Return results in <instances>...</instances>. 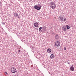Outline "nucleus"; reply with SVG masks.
<instances>
[{
	"mask_svg": "<svg viewBox=\"0 0 76 76\" xmlns=\"http://www.w3.org/2000/svg\"><path fill=\"white\" fill-rule=\"evenodd\" d=\"M50 7L52 9H56V5L55 2H52L50 3Z\"/></svg>",
	"mask_w": 76,
	"mask_h": 76,
	"instance_id": "obj_1",
	"label": "nucleus"
},
{
	"mask_svg": "<svg viewBox=\"0 0 76 76\" xmlns=\"http://www.w3.org/2000/svg\"><path fill=\"white\" fill-rule=\"evenodd\" d=\"M34 9H37V10H40L41 9V6L40 4H38V5L37 6L35 5L34 6Z\"/></svg>",
	"mask_w": 76,
	"mask_h": 76,
	"instance_id": "obj_2",
	"label": "nucleus"
},
{
	"mask_svg": "<svg viewBox=\"0 0 76 76\" xmlns=\"http://www.w3.org/2000/svg\"><path fill=\"white\" fill-rule=\"evenodd\" d=\"M11 72L13 73H15L16 72V69L15 67H12L11 69Z\"/></svg>",
	"mask_w": 76,
	"mask_h": 76,
	"instance_id": "obj_3",
	"label": "nucleus"
},
{
	"mask_svg": "<svg viewBox=\"0 0 76 76\" xmlns=\"http://www.w3.org/2000/svg\"><path fill=\"white\" fill-rule=\"evenodd\" d=\"M62 30L64 32H66L67 30V27L65 26H63L62 28Z\"/></svg>",
	"mask_w": 76,
	"mask_h": 76,
	"instance_id": "obj_4",
	"label": "nucleus"
},
{
	"mask_svg": "<svg viewBox=\"0 0 76 76\" xmlns=\"http://www.w3.org/2000/svg\"><path fill=\"white\" fill-rule=\"evenodd\" d=\"M46 31H47V29H46V28H45V26L42 27V29L41 30V31L42 32L44 33H45V32Z\"/></svg>",
	"mask_w": 76,
	"mask_h": 76,
	"instance_id": "obj_5",
	"label": "nucleus"
},
{
	"mask_svg": "<svg viewBox=\"0 0 76 76\" xmlns=\"http://www.w3.org/2000/svg\"><path fill=\"white\" fill-rule=\"evenodd\" d=\"M55 45L56 47H59L60 45V43L59 41H57L56 42Z\"/></svg>",
	"mask_w": 76,
	"mask_h": 76,
	"instance_id": "obj_6",
	"label": "nucleus"
},
{
	"mask_svg": "<svg viewBox=\"0 0 76 76\" xmlns=\"http://www.w3.org/2000/svg\"><path fill=\"white\" fill-rule=\"evenodd\" d=\"M38 25H39V24L37 22L34 23V27H38Z\"/></svg>",
	"mask_w": 76,
	"mask_h": 76,
	"instance_id": "obj_7",
	"label": "nucleus"
},
{
	"mask_svg": "<svg viewBox=\"0 0 76 76\" xmlns=\"http://www.w3.org/2000/svg\"><path fill=\"white\" fill-rule=\"evenodd\" d=\"M55 39L57 40L58 39V38H59V37H58V34H57L55 35Z\"/></svg>",
	"mask_w": 76,
	"mask_h": 76,
	"instance_id": "obj_8",
	"label": "nucleus"
},
{
	"mask_svg": "<svg viewBox=\"0 0 76 76\" xmlns=\"http://www.w3.org/2000/svg\"><path fill=\"white\" fill-rule=\"evenodd\" d=\"M13 15L14 17H18V14L16 12H14Z\"/></svg>",
	"mask_w": 76,
	"mask_h": 76,
	"instance_id": "obj_9",
	"label": "nucleus"
},
{
	"mask_svg": "<svg viewBox=\"0 0 76 76\" xmlns=\"http://www.w3.org/2000/svg\"><path fill=\"white\" fill-rule=\"evenodd\" d=\"M70 69L72 71H74L75 68H74V67H73V65L71 66L70 67Z\"/></svg>",
	"mask_w": 76,
	"mask_h": 76,
	"instance_id": "obj_10",
	"label": "nucleus"
},
{
	"mask_svg": "<svg viewBox=\"0 0 76 76\" xmlns=\"http://www.w3.org/2000/svg\"><path fill=\"white\" fill-rule=\"evenodd\" d=\"M47 52L48 53H51V49L50 48H48L47 49Z\"/></svg>",
	"mask_w": 76,
	"mask_h": 76,
	"instance_id": "obj_11",
	"label": "nucleus"
},
{
	"mask_svg": "<svg viewBox=\"0 0 76 76\" xmlns=\"http://www.w3.org/2000/svg\"><path fill=\"white\" fill-rule=\"evenodd\" d=\"M59 18L61 22H63V17L62 16H59Z\"/></svg>",
	"mask_w": 76,
	"mask_h": 76,
	"instance_id": "obj_12",
	"label": "nucleus"
},
{
	"mask_svg": "<svg viewBox=\"0 0 76 76\" xmlns=\"http://www.w3.org/2000/svg\"><path fill=\"white\" fill-rule=\"evenodd\" d=\"M54 57V55L53 54H52L50 56V58L52 59Z\"/></svg>",
	"mask_w": 76,
	"mask_h": 76,
	"instance_id": "obj_13",
	"label": "nucleus"
},
{
	"mask_svg": "<svg viewBox=\"0 0 76 76\" xmlns=\"http://www.w3.org/2000/svg\"><path fill=\"white\" fill-rule=\"evenodd\" d=\"M66 27H67V29H70V26H69L68 25H67L66 26Z\"/></svg>",
	"mask_w": 76,
	"mask_h": 76,
	"instance_id": "obj_14",
	"label": "nucleus"
},
{
	"mask_svg": "<svg viewBox=\"0 0 76 76\" xmlns=\"http://www.w3.org/2000/svg\"><path fill=\"white\" fill-rule=\"evenodd\" d=\"M41 29H42V27H40L39 29V31H41Z\"/></svg>",
	"mask_w": 76,
	"mask_h": 76,
	"instance_id": "obj_15",
	"label": "nucleus"
},
{
	"mask_svg": "<svg viewBox=\"0 0 76 76\" xmlns=\"http://www.w3.org/2000/svg\"><path fill=\"white\" fill-rule=\"evenodd\" d=\"M1 8V2L0 1V9Z\"/></svg>",
	"mask_w": 76,
	"mask_h": 76,
	"instance_id": "obj_16",
	"label": "nucleus"
},
{
	"mask_svg": "<svg viewBox=\"0 0 76 76\" xmlns=\"http://www.w3.org/2000/svg\"><path fill=\"white\" fill-rule=\"evenodd\" d=\"M2 24V25H5L6 24H5V23H4V22H1Z\"/></svg>",
	"mask_w": 76,
	"mask_h": 76,
	"instance_id": "obj_17",
	"label": "nucleus"
},
{
	"mask_svg": "<svg viewBox=\"0 0 76 76\" xmlns=\"http://www.w3.org/2000/svg\"><path fill=\"white\" fill-rule=\"evenodd\" d=\"M20 50H19L18 51V53H20Z\"/></svg>",
	"mask_w": 76,
	"mask_h": 76,
	"instance_id": "obj_18",
	"label": "nucleus"
},
{
	"mask_svg": "<svg viewBox=\"0 0 76 76\" xmlns=\"http://www.w3.org/2000/svg\"><path fill=\"white\" fill-rule=\"evenodd\" d=\"M18 18L19 19H20V17H19V16H18Z\"/></svg>",
	"mask_w": 76,
	"mask_h": 76,
	"instance_id": "obj_19",
	"label": "nucleus"
},
{
	"mask_svg": "<svg viewBox=\"0 0 76 76\" xmlns=\"http://www.w3.org/2000/svg\"><path fill=\"white\" fill-rule=\"evenodd\" d=\"M66 18H65L64 19V22H65V21H66Z\"/></svg>",
	"mask_w": 76,
	"mask_h": 76,
	"instance_id": "obj_20",
	"label": "nucleus"
},
{
	"mask_svg": "<svg viewBox=\"0 0 76 76\" xmlns=\"http://www.w3.org/2000/svg\"><path fill=\"white\" fill-rule=\"evenodd\" d=\"M64 50H66V48L64 47Z\"/></svg>",
	"mask_w": 76,
	"mask_h": 76,
	"instance_id": "obj_21",
	"label": "nucleus"
},
{
	"mask_svg": "<svg viewBox=\"0 0 76 76\" xmlns=\"http://www.w3.org/2000/svg\"><path fill=\"white\" fill-rule=\"evenodd\" d=\"M67 64H70V62H67Z\"/></svg>",
	"mask_w": 76,
	"mask_h": 76,
	"instance_id": "obj_22",
	"label": "nucleus"
},
{
	"mask_svg": "<svg viewBox=\"0 0 76 76\" xmlns=\"http://www.w3.org/2000/svg\"><path fill=\"white\" fill-rule=\"evenodd\" d=\"M5 73L7 75V72H5Z\"/></svg>",
	"mask_w": 76,
	"mask_h": 76,
	"instance_id": "obj_23",
	"label": "nucleus"
},
{
	"mask_svg": "<svg viewBox=\"0 0 76 76\" xmlns=\"http://www.w3.org/2000/svg\"><path fill=\"white\" fill-rule=\"evenodd\" d=\"M13 76H17L16 75H13Z\"/></svg>",
	"mask_w": 76,
	"mask_h": 76,
	"instance_id": "obj_24",
	"label": "nucleus"
},
{
	"mask_svg": "<svg viewBox=\"0 0 76 76\" xmlns=\"http://www.w3.org/2000/svg\"><path fill=\"white\" fill-rule=\"evenodd\" d=\"M37 65H34V66H36Z\"/></svg>",
	"mask_w": 76,
	"mask_h": 76,
	"instance_id": "obj_25",
	"label": "nucleus"
},
{
	"mask_svg": "<svg viewBox=\"0 0 76 76\" xmlns=\"http://www.w3.org/2000/svg\"><path fill=\"white\" fill-rule=\"evenodd\" d=\"M34 48V47H32V48Z\"/></svg>",
	"mask_w": 76,
	"mask_h": 76,
	"instance_id": "obj_26",
	"label": "nucleus"
}]
</instances>
